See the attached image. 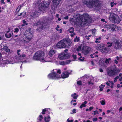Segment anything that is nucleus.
<instances>
[{
  "label": "nucleus",
  "instance_id": "nucleus-27",
  "mask_svg": "<svg viewBox=\"0 0 122 122\" xmlns=\"http://www.w3.org/2000/svg\"><path fill=\"white\" fill-rule=\"evenodd\" d=\"M87 103V102L85 101L84 102H83L82 104L80 106V108H82L83 107H85L86 106L85 104Z\"/></svg>",
  "mask_w": 122,
  "mask_h": 122
},
{
  "label": "nucleus",
  "instance_id": "nucleus-26",
  "mask_svg": "<svg viewBox=\"0 0 122 122\" xmlns=\"http://www.w3.org/2000/svg\"><path fill=\"white\" fill-rule=\"evenodd\" d=\"M5 37L7 38H9L11 37L12 34L11 33H6L5 34Z\"/></svg>",
  "mask_w": 122,
  "mask_h": 122
},
{
  "label": "nucleus",
  "instance_id": "nucleus-25",
  "mask_svg": "<svg viewBox=\"0 0 122 122\" xmlns=\"http://www.w3.org/2000/svg\"><path fill=\"white\" fill-rule=\"evenodd\" d=\"M74 29L73 27H71L68 30V31L70 33H73L74 31Z\"/></svg>",
  "mask_w": 122,
  "mask_h": 122
},
{
  "label": "nucleus",
  "instance_id": "nucleus-38",
  "mask_svg": "<svg viewBox=\"0 0 122 122\" xmlns=\"http://www.w3.org/2000/svg\"><path fill=\"white\" fill-rule=\"evenodd\" d=\"M21 8V6H19L17 8L16 11L17 12H18L20 11Z\"/></svg>",
  "mask_w": 122,
  "mask_h": 122
},
{
  "label": "nucleus",
  "instance_id": "nucleus-22",
  "mask_svg": "<svg viewBox=\"0 0 122 122\" xmlns=\"http://www.w3.org/2000/svg\"><path fill=\"white\" fill-rule=\"evenodd\" d=\"M55 53V51L53 49H51L49 52V55L50 56H51Z\"/></svg>",
  "mask_w": 122,
  "mask_h": 122
},
{
  "label": "nucleus",
  "instance_id": "nucleus-54",
  "mask_svg": "<svg viewBox=\"0 0 122 122\" xmlns=\"http://www.w3.org/2000/svg\"><path fill=\"white\" fill-rule=\"evenodd\" d=\"M95 42L97 43H99L100 42V41L99 40H96L95 41Z\"/></svg>",
  "mask_w": 122,
  "mask_h": 122
},
{
  "label": "nucleus",
  "instance_id": "nucleus-24",
  "mask_svg": "<svg viewBox=\"0 0 122 122\" xmlns=\"http://www.w3.org/2000/svg\"><path fill=\"white\" fill-rule=\"evenodd\" d=\"M50 116H48L47 117H45L44 120L46 122H48L50 120Z\"/></svg>",
  "mask_w": 122,
  "mask_h": 122
},
{
  "label": "nucleus",
  "instance_id": "nucleus-10",
  "mask_svg": "<svg viewBox=\"0 0 122 122\" xmlns=\"http://www.w3.org/2000/svg\"><path fill=\"white\" fill-rule=\"evenodd\" d=\"M115 44L114 48L117 49H119L121 48L122 45V41L120 40H116L114 41Z\"/></svg>",
  "mask_w": 122,
  "mask_h": 122
},
{
  "label": "nucleus",
  "instance_id": "nucleus-16",
  "mask_svg": "<svg viewBox=\"0 0 122 122\" xmlns=\"http://www.w3.org/2000/svg\"><path fill=\"white\" fill-rule=\"evenodd\" d=\"M61 0H53V2L54 5L55 7H57L60 3Z\"/></svg>",
  "mask_w": 122,
  "mask_h": 122
},
{
  "label": "nucleus",
  "instance_id": "nucleus-46",
  "mask_svg": "<svg viewBox=\"0 0 122 122\" xmlns=\"http://www.w3.org/2000/svg\"><path fill=\"white\" fill-rule=\"evenodd\" d=\"M94 115H95L96 114H98V112L97 111H94Z\"/></svg>",
  "mask_w": 122,
  "mask_h": 122
},
{
  "label": "nucleus",
  "instance_id": "nucleus-45",
  "mask_svg": "<svg viewBox=\"0 0 122 122\" xmlns=\"http://www.w3.org/2000/svg\"><path fill=\"white\" fill-rule=\"evenodd\" d=\"M23 23L25 24L26 25H28L27 23H26V21L24 20H23L22 21Z\"/></svg>",
  "mask_w": 122,
  "mask_h": 122
},
{
  "label": "nucleus",
  "instance_id": "nucleus-18",
  "mask_svg": "<svg viewBox=\"0 0 122 122\" xmlns=\"http://www.w3.org/2000/svg\"><path fill=\"white\" fill-rule=\"evenodd\" d=\"M69 75V73L68 72H65L62 74L61 76L63 78H65L68 77Z\"/></svg>",
  "mask_w": 122,
  "mask_h": 122
},
{
  "label": "nucleus",
  "instance_id": "nucleus-30",
  "mask_svg": "<svg viewBox=\"0 0 122 122\" xmlns=\"http://www.w3.org/2000/svg\"><path fill=\"white\" fill-rule=\"evenodd\" d=\"M117 3L114 2H112L110 4L111 6L112 7H113L115 5H116Z\"/></svg>",
  "mask_w": 122,
  "mask_h": 122
},
{
  "label": "nucleus",
  "instance_id": "nucleus-1",
  "mask_svg": "<svg viewBox=\"0 0 122 122\" xmlns=\"http://www.w3.org/2000/svg\"><path fill=\"white\" fill-rule=\"evenodd\" d=\"M83 2L89 8L95 7L98 8H99L102 2L100 0H84Z\"/></svg>",
  "mask_w": 122,
  "mask_h": 122
},
{
  "label": "nucleus",
  "instance_id": "nucleus-33",
  "mask_svg": "<svg viewBox=\"0 0 122 122\" xmlns=\"http://www.w3.org/2000/svg\"><path fill=\"white\" fill-rule=\"evenodd\" d=\"M14 32L15 33H18L19 32V29L17 28H15L14 29Z\"/></svg>",
  "mask_w": 122,
  "mask_h": 122
},
{
  "label": "nucleus",
  "instance_id": "nucleus-53",
  "mask_svg": "<svg viewBox=\"0 0 122 122\" xmlns=\"http://www.w3.org/2000/svg\"><path fill=\"white\" fill-rule=\"evenodd\" d=\"M72 56L74 59H76V55L73 54L72 55Z\"/></svg>",
  "mask_w": 122,
  "mask_h": 122
},
{
  "label": "nucleus",
  "instance_id": "nucleus-13",
  "mask_svg": "<svg viewBox=\"0 0 122 122\" xmlns=\"http://www.w3.org/2000/svg\"><path fill=\"white\" fill-rule=\"evenodd\" d=\"M68 55L64 53H62L60 54L58 56L59 58L61 60H63L68 58Z\"/></svg>",
  "mask_w": 122,
  "mask_h": 122
},
{
  "label": "nucleus",
  "instance_id": "nucleus-7",
  "mask_svg": "<svg viewBox=\"0 0 122 122\" xmlns=\"http://www.w3.org/2000/svg\"><path fill=\"white\" fill-rule=\"evenodd\" d=\"M107 27L108 29H109L112 30L118 31L120 30V28L119 27L117 26L114 24L108 25H107Z\"/></svg>",
  "mask_w": 122,
  "mask_h": 122
},
{
  "label": "nucleus",
  "instance_id": "nucleus-43",
  "mask_svg": "<svg viewBox=\"0 0 122 122\" xmlns=\"http://www.w3.org/2000/svg\"><path fill=\"white\" fill-rule=\"evenodd\" d=\"M77 84L79 85H81V81H78L77 82Z\"/></svg>",
  "mask_w": 122,
  "mask_h": 122
},
{
  "label": "nucleus",
  "instance_id": "nucleus-19",
  "mask_svg": "<svg viewBox=\"0 0 122 122\" xmlns=\"http://www.w3.org/2000/svg\"><path fill=\"white\" fill-rule=\"evenodd\" d=\"M109 51V50L108 48L104 47L102 50L101 51L102 53H107Z\"/></svg>",
  "mask_w": 122,
  "mask_h": 122
},
{
  "label": "nucleus",
  "instance_id": "nucleus-23",
  "mask_svg": "<svg viewBox=\"0 0 122 122\" xmlns=\"http://www.w3.org/2000/svg\"><path fill=\"white\" fill-rule=\"evenodd\" d=\"M3 50L5 51L6 52H10V50L8 49V47L7 46H4L3 48Z\"/></svg>",
  "mask_w": 122,
  "mask_h": 122
},
{
  "label": "nucleus",
  "instance_id": "nucleus-47",
  "mask_svg": "<svg viewBox=\"0 0 122 122\" xmlns=\"http://www.w3.org/2000/svg\"><path fill=\"white\" fill-rule=\"evenodd\" d=\"M108 82L109 83H110V84L111 85H114V84L113 83V82L110 81H109Z\"/></svg>",
  "mask_w": 122,
  "mask_h": 122
},
{
  "label": "nucleus",
  "instance_id": "nucleus-39",
  "mask_svg": "<svg viewBox=\"0 0 122 122\" xmlns=\"http://www.w3.org/2000/svg\"><path fill=\"white\" fill-rule=\"evenodd\" d=\"M79 40L78 38H77V36L76 37V38L74 39V41H79Z\"/></svg>",
  "mask_w": 122,
  "mask_h": 122
},
{
  "label": "nucleus",
  "instance_id": "nucleus-6",
  "mask_svg": "<svg viewBox=\"0 0 122 122\" xmlns=\"http://www.w3.org/2000/svg\"><path fill=\"white\" fill-rule=\"evenodd\" d=\"M31 29L27 30L25 31V38L24 39V40L27 42H28L32 38V34L30 30Z\"/></svg>",
  "mask_w": 122,
  "mask_h": 122
},
{
  "label": "nucleus",
  "instance_id": "nucleus-9",
  "mask_svg": "<svg viewBox=\"0 0 122 122\" xmlns=\"http://www.w3.org/2000/svg\"><path fill=\"white\" fill-rule=\"evenodd\" d=\"M54 70H53V72L51 73L48 76V78L50 79H55L57 78H58L60 77V75L57 74L54 71Z\"/></svg>",
  "mask_w": 122,
  "mask_h": 122
},
{
  "label": "nucleus",
  "instance_id": "nucleus-17",
  "mask_svg": "<svg viewBox=\"0 0 122 122\" xmlns=\"http://www.w3.org/2000/svg\"><path fill=\"white\" fill-rule=\"evenodd\" d=\"M104 47V45L103 44H100L97 45L96 46V48L98 50H102L103 47Z\"/></svg>",
  "mask_w": 122,
  "mask_h": 122
},
{
  "label": "nucleus",
  "instance_id": "nucleus-31",
  "mask_svg": "<svg viewBox=\"0 0 122 122\" xmlns=\"http://www.w3.org/2000/svg\"><path fill=\"white\" fill-rule=\"evenodd\" d=\"M111 60V59L110 58H109L108 59H106L105 62V63L107 64L109 63V61H110Z\"/></svg>",
  "mask_w": 122,
  "mask_h": 122
},
{
  "label": "nucleus",
  "instance_id": "nucleus-5",
  "mask_svg": "<svg viewBox=\"0 0 122 122\" xmlns=\"http://www.w3.org/2000/svg\"><path fill=\"white\" fill-rule=\"evenodd\" d=\"M83 16L84 18L82 20H79V24L81 26L84 25H88L89 23V16L87 14H84Z\"/></svg>",
  "mask_w": 122,
  "mask_h": 122
},
{
  "label": "nucleus",
  "instance_id": "nucleus-37",
  "mask_svg": "<svg viewBox=\"0 0 122 122\" xmlns=\"http://www.w3.org/2000/svg\"><path fill=\"white\" fill-rule=\"evenodd\" d=\"M96 31L95 29H93L92 30V32L93 36H95V32Z\"/></svg>",
  "mask_w": 122,
  "mask_h": 122
},
{
  "label": "nucleus",
  "instance_id": "nucleus-42",
  "mask_svg": "<svg viewBox=\"0 0 122 122\" xmlns=\"http://www.w3.org/2000/svg\"><path fill=\"white\" fill-rule=\"evenodd\" d=\"M97 118L96 117L94 118L93 119V120L94 122H96V121H97Z\"/></svg>",
  "mask_w": 122,
  "mask_h": 122
},
{
  "label": "nucleus",
  "instance_id": "nucleus-51",
  "mask_svg": "<svg viewBox=\"0 0 122 122\" xmlns=\"http://www.w3.org/2000/svg\"><path fill=\"white\" fill-rule=\"evenodd\" d=\"M25 14H26V12H22V16L23 17L25 16Z\"/></svg>",
  "mask_w": 122,
  "mask_h": 122
},
{
  "label": "nucleus",
  "instance_id": "nucleus-21",
  "mask_svg": "<svg viewBox=\"0 0 122 122\" xmlns=\"http://www.w3.org/2000/svg\"><path fill=\"white\" fill-rule=\"evenodd\" d=\"M91 48L90 47H88L86 50L84 51L83 52V53L85 55H86L89 53L90 51Z\"/></svg>",
  "mask_w": 122,
  "mask_h": 122
},
{
  "label": "nucleus",
  "instance_id": "nucleus-63",
  "mask_svg": "<svg viewBox=\"0 0 122 122\" xmlns=\"http://www.w3.org/2000/svg\"><path fill=\"white\" fill-rule=\"evenodd\" d=\"M116 60H119V57L118 56H117L116 57Z\"/></svg>",
  "mask_w": 122,
  "mask_h": 122
},
{
  "label": "nucleus",
  "instance_id": "nucleus-20",
  "mask_svg": "<svg viewBox=\"0 0 122 122\" xmlns=\"http://www.w3.org/2000/svg\"><path fill=\"white\" fill-rule=\"evenodd\" d=\"M25 55L23 54L22 55H20V56L17 58V59L19 61L22 60L24 59V58L25 57Z\"/></svg>",
  "mask_w": 122,
  "mask_h": 122
},
{
  "label": "nucleus",
  "instance_id": "nucleus-44",
  "mask_svg": "<svg viewBox=\"0 0 122 122\" xmlns=\"http://www.w3.org/2000/svg\"><path fill=\"white\" fill-rule=\"evenodd\" d=\"M71 61V60H69L66 61V64L69 63Z\"/></svg>",
  "mask_w": 122,
  "mask_h": 122
},
{
  "label": "nucleus",
  "instance_id": "nucleus-32",
  "mask_svg": "<svg viewBox=\"0 0 122 122\" xmlns=\"http://www.w3.org/2000/svg\"><path fill=\"white\" fill-rule=\"evenodd\" d=\"M107 45H108L107 46V47L109 48L112 45V43L109 42H107Z\"/></svg>",
  "mask_w": 122,
  "mask_h": 122
},
{
  "label": "nucleus",
  "instance_id": "nucleus-34",
  "mask_svg": "<svg viewBox=\"0 0 122 122\" xmlns=\"http://www.w3.org/2000/svg\"><path fill=\"white\" fill-rule=\"evenodd\" d=\"M85 59V58L84 57H82V56H81L79 58V60H80L81 61H83Z\"/></svg>",
  "mask_w": 122,
  "mask_h": 122
},
{
  "label": "nucleus",
  "instance_id": "nucleus-28",
  "mask_svg": "<svg viewBox=\"0 0 122 122\" xmlns=\"http://www.w3.org/2000/svg\"><path fill=\"white\" fill-rule=\"evenodd\" d=\"M71 96L74 99H76L77 97L78 96L77 95H76V93H75L74 94H72Z\"/></svg>",
  "mask_w": 122,
  "mask_h": 122
},
{
  "label": "nucleus",
  "instance_id": "nucleus-57",
  "mask_svg": "<svg viewBox=\"0 0 122 122\" xmlns=\"http://www.w3.org/2000/svg\"><path fill=\"white\" fill-rule=\"evenodd\" d=\"M76 35V34L75 33H73V34H71V35H70V36H71V37H73L74 36H75V35Z\"/></svg>",
  "mask_w": 122,
  "mask_h": 122
},
{
  "label": "nucleus",
  "instance_id": "nucleus-64",
  "mask_svg": "<svg viewBox=\"0 0 122 122\" xmlns=\"http://www.w3.org/2000/svg\"><path fill=\"white\" fill-rule=\"evenodd\" d=\"M119 80L120 81H122V77H121L120 78H119Z\"/></svg>",
  "mask_w": 122,
  "mask_h": 122
},
{
  "label": "nucleus",
  "instance_id": "nucleus-55",
  "mask_svg": "<svg viewBox=\"0 0 122 122\" xmlns=\"http://www.w3.org/2000/svg\"><path fill=\"white\" fill-rule=\"evenodd\" d=\"M59 28V26L58 25H57V27L56 28V29L58 31L59 30L58 28Z\"/></svg>",
  "mask_w": 122,
  "mask_h": 122
},
{
  "label": "nucleus",
  "instance_id": "nucleus-58",
  "mask_svg": "<svg viewBox=\"0 0 122 122\" xmlns=\"http://www.w3.org/2000/svg\"><path fill=\"white\" fill-rule=\"evenodd\" d=\"M117 61V60L116 59L114 61L115 63L116 64H117L118 63V61Z\"/></svg>",
  "mask_w": 122,
  "mask_h": 122
},
{
  "label": "nucleus",
  "instance_id": "nucleus-4",
  "mask_svg": "<svg viewBox=\"0 0 122 122\" xmlns=\"http://www.w3.org/2000/svg\"><path fill=\"white\" fill-rule=\"evenodd\" d=\"M110 14L109 19L110 21L117 23H119L121 21V20L117 15H116L112 12L110 13Z\"/></svg>",
  "mask_w": 122,
  "mask_h": 122
},
{
  "label": "nucleus",
  "instance_id": "nucleus-8",
  "mask_svg": "<svg viewBox=\"0 0 122 122\" xmlns=\"http://www.w3.org/2000/svg\"><path fill=\"white\" fill-rule=\"evenodd\" d=\"M38 11H35L32 13V14L30 15V17L31 18L33 19L37 17L38 15H40L42 10H41L40 8H39L38 9Z\"/></svg>",
  "mask_w": 122,
  "mask_h": 122
},
{
  "label": "nucleus",
  "instance_id": "nucleus-60",
  "mask_svg": "<svg viewBox=\"0 0 122 122\" xmlns=\"http://www.w3.org/2000/svg\"><path fill=\"white\" fill-rule=\"evenodd\" d=\"M110 83L108 81L107 82H106V84L107 86H110Z\"/></svg>",
  "mask_w": 122,
  "mask_h": 122
},
{
  "label": "nucleus",
  "instance_id": "nucleus-56",
  "mask_svg": "<svg viewBox=\"0 0 122 122\" xmlns=\"http://www.w3.org/2000/svg\"><path fill=\"white\" fill-rule=\"evenodd\" d=\"M76 110L75 109H73L72 110V112L73 113H76Z\"/></svg>",
  "mask_w": 122,
  "mask_h": 122
},
{
  "label": "nucleus",
  "instance_id": "nucleus-15",
  "mask_svg": "<svg viewBox=\"0 0 122 122\" xmlns=\"http://www.w3.org/2000/svg\"><path fill=\"white\" fill-rule=\"evenodd\" d=\"M44 24L43 22H42L41 21H38L37 23H34L33 26H37L39 25V26L41 27V28L42 29L43 28Z\"/></svg>",
  "mask_w": 122,
  "mask_h": 122
},
{
  "label": "nucleus",
  "instance_id": "nucleus-59",
  "mask_svg": "<svg viewBox=\"0 0 122 122\" xmlns=\"http://www.w3.org/2000/svg\"><path fill=\"white\" fill-rule=\"evenodd\" d=\"M93 108V107H90L89 108V110L90 111Z\"/></svg>",
  "mask_w": 122,
  "mask_h": 122
},
{
  "label": "nucleus",
  "instance_id": "nucleus-61",
  "mask_svg": "<svg viewBox=\"0 0 122 122\" xmlns=\"http://www.w3.org/2000/svg\"><path fill=\"white\" fill-rule=\"evenodd\" d=\"M99 71L101 72H102L103 71V70L101 68L99 69Z\"/></svg>",
  "mask_w": 122,
  "mask_h": 122
},
{
  "label": "nucleus",
  "instance_id": "nucleus-29",
  "mask_svg": "<svg viewBox=\"0 0 122 122\" xmlns=\"http://www.w3.org/2000/svg\"><path fill=\"white\" fill-rule=\"evenodd\" d=\"M101 104L102 105H104L105 104V99L101 101H100Z\"/></svg>",
  "mask_w": 122,
  "mask_h": 122
},
{
  "label": "nucleus",
  "instance_id": "nucleus-49",
  "mask_svg": "<svg viewBox=\"0 0 122 122\" xmlns=\"http://www.w3.org/2000/svg\"><path fill=\"white\" fill-rule=\"evenodd\" d=\"M102 38L101 37H99L98 38L97 37L96 38V40H100Z\"/></svg>",
  "mask_w": 122,
  "mask_h": 122
},
{
  "label": "nucleus",
  "instance_id": "nucleus-3",
  "mask_svg": "<svg viewBox=\"0 0 122 122\" xmlns=\"http://www.w3.org/2000/svg\"><path fill=\"white\" fill-rule=\"evenodd\" d=\"M120 70L115 66L114 67H111L110 69L107 71V73L108 75L110 76H114L117 75Z\"/></svg>",
  "mask_w": 122,
  "mask_h": 122
},
{
  "label": "nucleus",
  "instance_id": "nucleus-50",
  "mask_svg": "<svg viewBox=\"0 0 122 122\" xmlns=\"http://www.w3.org/2000/svg\"><path fill=\"white\" fill-rule=\"evenodd\" d=\"M57 71H56L57 72V73L60 74L61 73V70H56Z\"/></svg>",
  "mask_w": 122,
  "mask_h": 122
},
{
  "label": "nucleus",
  "instance_id": "nucleus-48",
  "mask_svg": "<svg viewBox=\"0 0 122 122\" xmlns=\"http://www.w3.org/2000/svg\"><path fill=\"white\" fill-rule=\"evenodd\" d=\"M88 83L89 85H92L93 84V83L91 81H88Z\"/></svg>",
  "mask_w": 122,
  "mask_h": 122
},
{
  "label": "nucleus",
  "instance_id": "nucleus-2",
  "mask_svg": "<svg viewBox=\"0 0 122 122\" xmlns=\"http://www.w3.org/2000/svg\"><path fill=\"white\" fill-rule=\"evenodd\" d=\"M45 54L44 52L41 51H39L36 52L34 55L33 58V59L36 60H40L42 62L49 61L46 60L44 58Z\"/></svg>",
  "mask_w": 122,
  "mask_h": 122
},
{
  "label": "nucleus",
  "instance_id": "nucleus-41",
  "mask_svg": "<svg viewBox=\"0 0 122 122\" xmlns=\"http://www.w3.org/2000/svg\"><path fill=\"white\" fill-rule=\"evenodd\" d=\"M21 18V17H19V16H18L17 17H16L15 18V19L16 20H19Z\"/></svg>",
  "mask_w": 122,
  "mask_h": 122
},
{
  "label": "nucleus",
  "instance_id": "nucleus-14",
  "mask_svg": "<svg viewBox=\"0 0 122 122\" xmlns=\"http://www.w3.org/2000/svg\"><path fill=\"white\" fill-rule=\"evenodd\" d=\"M65 48H68L71 45V42L69 40L64 41Z\"/></svg>",
  "mask_w": 122,
  "mask_h": 122
},
{
  "label": "nucleus",
  "instance_id": "nucleus-35",
  "mask_svg": "<svg viewBox=\"0 0 122 122\" xmlns=\"http://www.w3.org/2000/svg\"><path fill=\"white\" fill-rule=\"evenodd\" d=\"M39 120L40 121H41L42 120L43 118L42 116V115H40L39 116Z\"/></svg>",
  "mask_w": 122,
  "mask_h": 122
},
{
  "label": "nucleus",
  "instance_id": "nucleus-12",
  "mask_svg": "<svg viewBox=\"0 0 122 122\" xmlns=\"http://www.w3.org/2000/svg\"><path fill=\"white\" fill-rule=\"evenodd\" d=\"M50 2V0H48L46 1H44L41 4V6L43 7H48L49 6Z\"/></svg>",
  "mask_w": 122,
  "mask_h": 122
},
{
  "label": "nucleus",
  "instance_id": "nucleus-62",
  "mask_svg": "<svg viewBox=\"0 0 122 122\" xmlns=\"http://www.w3.org/2000/svg\"><path fill=\"white\" fill-rule=\"evenodd\" d=\"M103 87H102L101 86H100V90L101 91H102L103 90Z\"/></svg>",
  "mask_w": 122,
  "mask_h": 122
},
{
  "label": "nucleus",
  "instance_id": "nucleus-11",
  "mask_svg": "<svg viewBox=\"0 0 122 122\" xmlns=\"http://www.w3.org/2000/svg\"><path fill=\"white\" fill-rule=\"evenodd\" d=\"M65 44L64 41H61L57 43L56 45V46L58 48H65Z\"/></svg>",
  "mask_w": 122,
  "mask_h": 122
},
{
  "label": "nucleus",
  "instance_id": "nucleus-40",
  "mask_svg": "<svg viewBox=\"0 0 122 122\" xmlns=\"http://www.w3.org/2000/svg\"><path fill=\"white\" fill-rule=\"evenodd\" d=\"M46 109H44L42 111V114H45V112H46Z\"/></svg>",
  "mask_w": 122,
  "mask_h": 122
},
{
  "label": "nucleus",
  "instance_id": "nucleus-52",
  "mask_svg": "<svg viewBox=\"0 0 122 122\" xmlns=\"http://www.w3.org/2000/svg\"><path fill=\"white\" fill-rule=\"evenodd\" d=\"M20 50H17V54L19 55H20V53H19V52H20Z\"/></svg>",
  "mask_w": 122,
  "mask_h": 122
},
{
  "label": "nucleus",
  "instance_id": "nucleus-36",
  "mask_svg": "<svg viewBox=\"0 0 122 122\" xmlns=\"http://www.w3.org/2000/svg\"><path fill=\"white\" fill-rule=\"evenodd\" d=\"M60 64L61 65H62L66 64V61H62L61 62Z\"/></svg>",
  "mask_w": 122,
  "mask_h": 122
}]
</instances>
